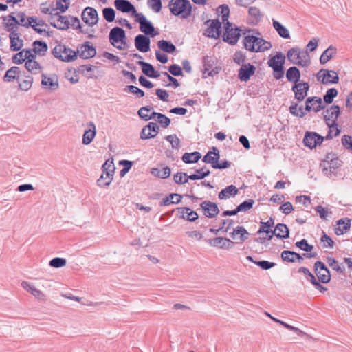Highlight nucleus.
Segmentation results:
<instances>
[{"instance_id": "obj_54", "label": "nucleus", "mask_w": 352, "mask_h": 352, "mask_svg": "<svg viewBox=\"0 0 352 352\" xmlns=\"http://www.w3.org/2000/svg\"><path fill=\"white\" fill-rule=\"evenodd\" d=\"M154 118L162 125V127L166 128L170 124V120L164 114L160 113L153 112Z\"/></svg>"}, {"instance_id": "obj_5", "label": "nucleus", "mask_w": 352, "mask_h": 352, "mask_svg": "<svg viewBox=\"0 0 352 352\" xmlns=\"http://www.w3.org/2000/svg\"><path fill=\"white\" fill-rule=\"evenodd\" d=\"M109 42L118 50H124L126 47V37L124 30L119 27H115L110 30Z\"/></svg>"}, {"instance_id": "obj_48", "label": "nucleus", "mask_w": 352, "mask_h": 352, "mask_svg": "<svg viewBox=\"0 0 352 352\" xmlns=\"http://www.w3.org/2000/svg\"><path fill=\"white\" fill-rule=\"evenodd\" d=\"M113 179V174L102 173V175L97 180L98 186L100 187L109 186L112 182Z\"/></svg>"}, {"instance_id": "obj_49", "label": "nucleus", "mask_w": 352, "mask_h": 352, "mask_svg": "<svg viewBox=\"0 0 352 352\" xmlns=\"http://www.w3.org/2000/svg\"><path fill=\"white\" fill-rule=\"evenodd\" d=\"M201 155L199 152H193L190 153H186L182 156V160L186 164L195 163L201 158Z\"/></svg>"}, {"instance_id": "obj_40", "label": "nucleus", "mask_w": 352, "mask_h": 352, "mask_svg": "<svg viewBox=\"0 0 352 352\" xmlns=\"http://www.w3.org/2000/svg\"><path fill=\"white\" fill-rule=\"evenodd\" d=\"M337 50L336 48L332 45L329 46L326 50L323 52L320 57V63L322 65L326 64L336 54Z\"/></svg>"}, {"instance_id": "obj_58", "label": "nucleus", "mask_w": 352, "mask_h": 352, "mask_svg": "<svg viewBox=\"0 0 352 352\" xmlns=\"http://www.w3.org/2000/svg\"><path fill=\"white\" fill-rule=\"evenodd\" d=\"M338 94V90L335 88L328 89L324 96V101L327 104H331L333 101V98L337 96Z\"/></svg>"}, {"instance_id": "obj_64", "label": "nucleus", "mask_w": 352, "mask_h": 352, "mask_svg": "<svg viewBox=\"0 0 352 352\" xmlns=\"http://www.w3.org/2000/svg\"><path fill=\"white\" fill-rule=\"evenodd\" d=\"M166 140L168 141L173 148L179 149L180 147V140L176 135H170L166 137Z\"/></svg>"}, {"instance_id": "obj_42", "label": "nucleus", "mask_w": 352, "mask_h": 352, "mask_svg": "<svg viewBox=\"0 0 352 352\" xmlns=\"http://www.w3.org/2000/svg\"><path fill=\"white\" fill-rule=\"evenodd\" d=\"M350 219L345 218L339 220L335 228V233L337 235H342L350 228Z\"/></svg>"}, {"instance_id": "obj_51", "label": "nucleus", "mask_w": 352, "mask_h": 352, "mask_svg": "<svg viewBox=\"0 0 352 352\" xmlns=\"http://www.w3.org/2000/svg\"><path fill=\"white\" fill-rule=\"evenodd\" d=\"M273 26L281 37L285 38H289L290 37L289 30L278 21H274Z\"/></svg>"}, {"instance_id": "obj_43", "label": "nucleus", "mask_w": 352, "mask_h": 352, "mask_svg": "<svg viewBox=\"0 0 352 352\" xmlns=\"http://www.w3.org/2000/svg\"><path fill=\"white\" fill-rule=\"evenodd\" d=\"M272 233L273 236L275 235L280 239H287L289 237V234L288 228L283 223H278Z\"/></svg>"}, {"instance_id": "obj_57", "label": "nucleus", "mask_w": 352, "mask_h": 352, "mask_svg": "<svg viewBox=\"0 0 352 352\" xmlns=\"http://www.w3.org/2000/svg\"><path fill=\"white\" fill-rule=\"evenodd\" d=\"M17 25H20L24 27H30L32 21L30 20V17H27L25 14L23 12H20L17 14Z\"/></svg>"}, {"instance_id": "obj_47", "label": "nucleus", "mask_w": 352, "mask_h": 352, "mask_svg": "<svg viewBox=\"0 0 352 352\" xmlns=\"http://www.w3.org/2000/svg\"><path fill=\"white\" fill-rule=\"evenodd\" d=\"M158 47L163 52L166 53H173L176 47L170 42L166 40H161L157 42Z\"/></svg>"}, {"instance_id": "obj_21", "label": "nucleus", "mask_w": 352, "mask_h": 352, "mask_svg": "<svg viewBox=\"0 0 352 352\" xmlns=\"http://www.w3.org/2000/svg\"><path fill=\"white\" fill-rule=\"evenodd\" d=\"M324 109L321 98L317 96L309 97L306 100L305 110L306 111L318 112Z\"/></svg>"}, {"instance_id": "obj_24", "label": "nucleus", "mask_w": 352, "mask_h": 352, "mask_svg": "<svg viewBox=\"0 0 352 352\" xmlns=\"http://www.w3.org/2000/svg\"><path fill=\"white\" fill-rule=\"evenodd\" d=\"M206 23H210L206 30L204 34L208 37L217 38L219 36L221 24L218 20L208 21Z\"/></svg>"}, {"instance_id": "obj_22", "label": "nucleus", "mask_w": 352, "mask_h": 352, "mask_svg": "<svg viewBox=\"0 0 352 352\" xmlns=\"http://www.w3.org/2000/svg\"><path fill=\"white\" fill-rule=\"evenodd\" d=\"M159 131V126L156 123L150 122L148 125L144 126L140 133V138L146 140L155 138Z\"/></svg>"}, {"instance_id": "obj_31", "label": "nucleus", "mask_w": 352, "mask_h": 352, "mask_svg": "<svg viewBox=\"0 0 352 352\" xmlns=\"http://www.w3.org/2000/svg\"><path fill=\"white\" fill-rule=\"evenodd\" d=\"M78 53L82 58H89L94 57L96 54V50L93 45L86 43L80 46Z\"/></svg>"}, {"instance_id": "obj_20", "label": "nucleus", "mask_w": 352, "mask_h": 352, "mask_svg": "<svg viewBox=\"0 0 352 352\" xmlns=\"http://www.w3.org/2000/svg\"><path fill=\"white\" fill-rule=\"evenodd\" d=\"M309 88V84L305 82H298L294 84L292 91L294 92L295 98L299 101L303 100L307 95Z\"/></svg>"}, {"instance_id": "obj_53", "label": "nucleus", "mask_w": 352, "mask_h": 352, "mask_svg": "<svg viewBox=\"0 0 352 352\" xmlns=\"http://www.w3.org/2000/svg\"><path fill=\"white\" fill-rule=\"evenodd\" d=\"M210 173V170L206 167H204L201 169L196 170V174L188 176V178L192 180L201 179L209 175Z\"/></svg>"}, {"instance_id": "obj_12", "label": "nucleus", "mask_w": 352, "mask_h": 352, "mask_svg": "<svg viewBox=\"0 0 352 352\" xmlns=\"http://www.w3.org/2000/svg\"><path fill=\"white\" fill-rule=\"evenodd\" d=\"M21 287L26 292L34 296L36 300L43 302L47 300V295L43 292L37 288L33 283L23 281L21 283Z\"/></svg>"}, {"instance_id": "obj_55", "label": "nucleus", "mask_w": 352, "mask_h": 352, "mask_svg": "<svg viewBox=\"0 0 352 352\" xmlns=\"http://www.w3.org/2000/svg\"><path fill=\"white\" fill-rule=\"evenodd\" d=\"M152 108L150 107H144L139 109L138 115L140 117L144 120H149L151 119L154 118V116L153 115V112L149 115L148 112L151 111Z\"/></svg>"}, {"instance_id": "obj_4", "label": "nucleus", "mask_w": 352, "mask_h": 352, "mask_svg": "<svg viewBox=\"0 0 352 352\" xmlns=\"http://www.w3.org/2000/svg\"><path fill=\"white\" fill-rule=\"evenodd\" d=\"M340 165L341 161L338 160L335 154L328 153L325 159L320 163V168L326 176L331 177L335 175L336 169Z\"/></svg>"}, {"instance_id": "obj_13", "label": "nucleus", "mask_w": 352, "mask_h": 352, "mask_svg": "<svg viewBox=\"0 0 352 352\" xmlns=\"http://www.w3.org/2000/svg\"><path fill=\"white\" fill-rule=\"evenodd\" d=\"M81 17L84 23L90 27L96 25L98 21V12L92 7L85 8L82 12Z\"/></svg>"}, {"instance_id": "obj_63", "label": "nucleus", "mask_w": 352, "mask_h": 352, "mask_svg": "<svg viewBox=\"0 0 352 352\" xmlns=\"http://www.w3.org/2000/svg\"><path fill=\"white\" fill-rule=\"evenodd\" d=\"M233 60L237 65H241L242 66L243 64H246V56L241 51L236 52L233 56Z\"/></svg>"}, {"instance_id": "obj_46", "label": "nucleus", "mask_w": 352, "mask_h": 352, "mask_svg": "<svg viewBox=\"0 0 352 352\" xmlns=\"http://www.w3.org/2000/svg\"><path fill=\"white\" fill-rule=\"evenodd\" d=\"M33 47L34 48L32 50L35 56L36 54L41 56H43L47 50V45L43 41H34L33 43Z\"/></svg>"}, {"instance_id": "obj_36", "label": "nucleus", "mask_w": 352, "mask_h": 352, "mask_svg": "<svg viewBox=\"0 0 352 352\" xmlns=\"http://www.w3.org/2000/svg\"><path fill=\"white\" fill-rule=\"evenodd\" d=\"M32 21L30 27H32L36 32L42 34L47 32V25L42 20L35 17H30Z\"/></svg>"}, {"instance_id": "obj_37", "label": "nucleus", "mask_w": 352, "mask_h": 352, "mask_svg": "<svg viewBox=\"0 0 352 352\" xmlns=\"http://www.w3.org/2000/svg\"><path fill=\"white\" fill-rule=\"evenodd\" d=\"M72 27L75 30H78L80 32L85 34H89V36H91L92 35L89 34V31L93 32V30H90L88 28L84 29L82 26L80 24V21L79 19L76 16H69V28Z\"/></svg>"}, {"instance_id": "obj_62", "label": "nucleus", "mask_w": 352, "mask_h": 352, "mask_svg": "<svg viewBox=\"0 0 352 352\" xmlns=\"http://www.w3.org/2000/svg\"><path fill=\"white\" fill-rule=\"evenodd\" d=\"M102 173L114 175L115 166L112 160H107L102 166Z\"/></svg>"}, {"instance_id": "obj_6", "label": "nucleus", "mask_w": 352, "mask_h": 352, "mask_svg": "<svg viewBox=\"0 0 352 352\" xmlns=\"http://www.w3.org/2000/svg\"><path fill=\"white\" fill-rule=\"evenodd\" d=\"M52 54L55 58L64 62H71L77 58L75 51L63 44L56 45L52 50Z\"/></svg>"}, {"instance_id": "obj_27", "label": "nucleus", "mask_w": 352, "mask_h": 352, "mask_svg": "<svg viewBox=\"0 0 352 352\" xmlns=\"http://www.w3.org/2000/svg\"><path fill=\"white\" fill-rule=\"evenodd\" d=\"M150 43V38L143 34H138L135 38V46L142 52H147L149 51Z\"/></svg>"}, {"instance_id": "obj_17", "label": "nucleus", "mask_w": 352, "mask_h": 352, "mask_svg": "<svg viewBox=\"0 0 352 352\" xmlns=\"http://www.w3.org/2000/svg\"><path fill=\"white\" fill-rule=\"evenodd\" d=\"M114 6L118 10L122 12L130 13L133 17L139 14L135 8L127 0H115Z\"/></svg>"}, {"instance_id": "obj_29", "label": "nucleus", "mask_w": 352, "mask_h": 352, "mask_svg": "<svg viewBox=\"0 0 352 352\" xmlns=\"http://www.w3.org/2000/svg\"><path fill=\"white\" fill-rule=\"evenodd\" d=\"M323 138L316 133H307L303 142L306 146L313 148L322 142Z\"/></svg>"}, {"instance_id": "obj_8", "label": "nucleus", "mask_w": 352, "mask_h": 352, "mask_svg": "<svg viewBox=\"0 0 352 352\" xmlns=\"http://www.w3.org/2000/svg\"><path fill=\"white\" fill-rule=\"evenodd\" d=\"M318 81L324 85L336 84L339 81V76L336 72L326 69H321L316 74Z\"/></svg>"}, {"instance_id": "obj_38", "label": "nucleus", "mask_w": 352, "mask_h": 352, "mask_svg": "<svg viewBox=\"0 0 352 352\" xmlns=\"http://www.w3.org/2000/svg\"><path fill=\"white\" fill-rule=\"evenodd\" d=\"M281 258L284 261L291 263L295 262L296 260H298L299 263H301L303 259L302 256H301L299 254L289 250H285L282 252Z\"/></svg>"}, {"instance_id": "obj_44", "label": "nucleus", "mask_w": 352, "mask_h": 352, "mask_svg": "<svg viewBox=\"0 0 352 352\" xmlns=\"http://www.w3.org/2000/svg\"><path fill=\"white\" fill-rule=\"evenodd\" d=\"M3 21H5V27L8 32H10V33L17 32V19L15 16L12 15L7 16L4 17Z\"/></svg>"}, {"instance_id": "obj_59", "label": "nucleus", "mask_w": 352, "mask_h": 352, "mask_svg": "<svg viewBox=\"0 0 352 352\" xmlns=\"http://www.w3.org/2000/svg\"><path fill=\"white\" fill-rule=\"evenodd\" d=\"M102 14L104 19L107 22H112L115 19L116 12L111 8H105L102 10Z\"/></svg>"}, {"instance_id": "obj_3", "label": "nucleus", "mask_w": 352, "mask_h": 352, "mask_svg": "<svg viewBox=\"0 0 352 352\" xmlns=\"http://www.w3.org/2000/svg\"><path fill=\"white\" fill-rule=\"evenodd\" d=\"M169 8L173 14L182 19H187L192 14V6L188 0H171Z\"/></svg>"}, {"instance_id": "obj_52", "label": "nucleus", "mask_w": 352, "mask_h": 352, "mask_svg": "<svg viewBox=\"0 0 352 352\" xmlns=\"http://www.w3.org/2000/svg\"><path fill=\"white\" fill-rule=\"evenodd\" d=\"M20 72V69L18 67H12L10 69H8L5 76H4V80L7 82H10L12 80L17 78V75Z\"/></svg>"}, {"instance_id": "obj_28", "label": "nucleus", "mask_w": 352, "mask_h": 352, "mask_svg": "<svg viewBox=\"0 0 352 352\" xmlns=\"http://www.w3.org/2000/svg\"><path fill=\"white\" fill-rule=\"evenodd\" d=\"M210 245L220 249L230 250L234 247V242L227 238L216 237L210 241Z\"/></svg>"}, {"instance_id": "obj_34", "label": "nucleus", "mask_w": 352, "mask_h": 352, "mask_svg": "<svg viewBox=\"0 0 352 352\" xmlns=\"http://www.w3.org/2000/svg\"><path fill=\"white\" fill-rule=\"evenodd\" d=\"M89 129L86 130L82 135V142L85 145L89 144L93 141L96 134V126L94 122H89Z\"/></svg>"}, {"instance_id": "obj_19", "label": "nucleus", "mask_w": 352, "mask_h": 352, "mask_svg": "<svg viewBox=\"0 0 352 352\" xmlns=\"http://www.w3.org/2000/svg\"><path fill=\"white\" fill-rule=\"evenodd\" d=\"M135 19L140 23V29L143 33L153 35V33L155 30L154 27L151 23L146 19L143 14L139 13L135 17Z\"/></svg>"}, {"instance_id": "obj_18", "label": "nucleus", "mask_w": 352, "mask_h": 352, "mask_svg": "<svg viewBox=\"0 0 352 352\" xmlns=\"http://www.w3.org/2000/svg\"><path fill=\"white\" fill-rule=\"evenodd\" d=\"M285 61V56L281 52H277L276 55L271 56L268 60L269 67H272L274 72H281Z\"/></svg>"}, {"instance_id": "obj_60", "label": "nucleus", "mask_w": 352, "mask_h": 352, "mask_svg": "<svg viewBox=\"0 0 352 352\" xmlns=\"http://www.w3.org/2000/svg\"><path fill=\"white\" fill-rule=\"evenodd\" d=\"M138 65L142 66V72L148 77L151 76V74L155 70L153 66L150 63L144 61H139Z\"/></svg>"}, {"instance_id": "obj_41", "label": "nucleus", "mask_w": 352, "mask_h": 352, "mask_svg": "<svg viewBox=\"0 0 352 352\" xmlns=\"http://www.w3.org/2000/svg\"><path fill=\"white\" fill-rule=\"evenodd\" d=\"M238 191L239 190L235 186L230 185L221 190L219 193L218 197L220 199H227L231 196H235L238 193Z\"/></svg>"}, {"instance_id": "obj_32", "label": "nucleus", "mask_w": 352, "mask_h": 352, "mask_svg": "<svg viewBox=\"0 0 352 352\" xmlns=\"http://www.w3.org/2000/svg\"><path fill=\"white\" fill-rule=\"evenodd\" d=\"M230 236L242 243L248 239L249 233L243 226H237L230 233Z\"/></svg>"}, {"instance_id": "obj_30", "label": "nucleus", "mask_w": 352, "mask_h": 352, "mask_svg": "<svg viewBox=\"0 0 352 352\" xmlns=\"http://www.w3.org/2000/svg\"><path fill=\"white\" fill-rule=\"evenodd\" d=\"M30 58H36L32 50H23L14 54L12 57V61L15 64H21Z\"/></svg>"}, {"instance_id": "obj_23", "label": "nucleus", "mask_w": 352, "mask_h": 352, "mask_svg": "<svg viewBox=\"0 0 352 352\" xmlns=\"http://www.w3.org/2000/svg\"><path fill=\"white\" fill-rule=\"evenodd\" d=\"M263 18V13L261 10L256 6H251L248 9V16L247 22L248 24L255 25L259 23Z\"/></svg>"}, {"instance_id": "obj_10", "label": "nucleus", "mask_w": 352, "mask_h": 352, "mask_svg": "<svg viewBox=\"0 0 352 352\" xmlns=\"http://www.w3.org/2000/svg\"><path fill=\"white\" fill-rule=\"evenodd\" d=\"M274 221L272 218H270L266 222H261V226L259 228L258 231V234H265V236H260L257 241L261 243H265V240H270L273 236V233L271 228L274 226Z\"/></svg>"}, {"instance_id": "obj_14", "label": "nucleus", "mask_w": 352, "mask_h": 352, "mask_svg": "<svg viewBox=\"0 0 352 352\" xmlns=\"http://www.w3.org/2000/svg\"><path fill=\"white\" fill-rule=\"evenodd\" d=\"M41 78V85L45 89L54 91L58 89L59 82L56 75L52 74L48 76L43 74Z\"/></svg>"}, {"instance_id": "obj_33", "label": "nucleus", "mask_w": 352, "mask_h": 352, "mask_svg": "<svg viewBox=\"0 0 352 352\" xmlns=\"http://www.w3.org/2000/svg\"><path fill=\"white\" fill-rule=\"evenodd\" d=\"M180 217L189 221H195L198 219V214L196 212L189 208L183 207L177 208Z\"/></svg>"}, {"instance_id": "obj_26", "label": "nucleus", "mask_w": 352, "mask_h": 352, "mask_svg": "<svg viewBox=\"0 0 352 352\" xmlns=\"http://www.w3.org/2000/svg\"><path fill=\"white\" fill-rule=\"evenodd\" d=\"M256 70V67L250 63L243 64L239 70V78L243 82L248 81Z\"/></svg>"}, {"instance_id": "obj_45", "label": "nucleus", "mask_w": 352, "mask_h": 352, "mask_svg": "<svg viewBox=\"0 0 352 352\" xmlns=\"http://www.w3.org/2000/svg\"><path fill=\"white\" fill-rule=\"evenodd\" d=\"M286 78L289 82H293L294 84L298 82L300 78L299 69L296 67H291L286 72Z\"/></svg>"}, {"instance_id": "obj_2", "label": "nucleus", "mask_w": 352, "mask_h": 352, "mask_svg": "<svg viewBox=\"0 0 352 352\" xmlns=\"http://www.w3.org/2000/svg\"><path fill=\"white\" fill-rule=\"evenodd\" d=\"M287 57L289 61L294 65L305 67L310 65V56L307 50H301L298 47H292L288 50Z\"/></svg>"}, {"instance_id": "obj_56", "label": "nucleus", "mask_w": 352, "mask_h": 352, "mask_svg": "<svg viewBox=\"0 0 352 352\" xmlns=\"http://www.w3.org/2000/svg\"><path fill=\"white\" fill-rule=\"evenodd\" d=\"M315 210L318 213L320 217L323 220H327L328 217H330L332 212L327 208L322 207V206H318L315 208Z\"/></svg>"}, {"instance_id": "obj_1", "label": "nucleus", "mask_w": 352, "mask_h": 352, "mask_svg": "<svg viewBox=\"0 0 352 352\" xmlns=\"http://www.w3.org/2000/svg\"><path fill=\"white\" fill-rule=\"evenodd\" d=\"M251 30H248V34L243 38L245 48L252 52H264L270 50L272 45L270 41H265L261 37L250 35Z\"/></svg>"}, {"instance_id": "obj_50", "label": "nucleus", "mask_w": 352, "mask_h": 352, "mask_svg": "<svg viewBox=\"0 0 352 352\" xmlns=\"http://www.w3.org/2000/svg\"><path fill=\"white\" fill-rule=\"evenodd\" d=\"M151 173L159 178L166 179L170 175V169L168 166L164 167L162 169L153 168Z\"/></svg>"}, {"instance_id": "obj_11", "label": "nucleus", "mask_w": 352, "mask_h": 352, "mask_svg": "<svg viewBox=\"0 0 352 352\" xmlns=\"http://www.w3.org/2000/svg\"><path fill=\"white\" fill-rule=\"evenodd\" d=\"M340 113V110L338 105H332L324 111V118L329 128L336 126V120Z\"/></svg>"}, {"instance_id": "obj_9", "label": "nucleus", "mask_w": 352, "mask_h": 352, "mask_svg": "<svg viewBox=\"0 0 352 352\" xmlns=\"http://www.w3.org/2000/svg\"><path fill=\"white\" fill-rule=\"evenodd\" d=\"M225 32L223 34V39L224 41L228 42L229 43L234 45L235 44L241 35V30L238 28H234L233 25L230 23L229 21H227L224 24Z\"/></svg>"}, {"instance_id": "obj_39", "label": "nucleus", "mask_w": 352, "mask_h": 352, "mask_svg": "<svg viewBox=\"0 0 352 352\" xmlns=\"http://www.w3.org/2000/svg\"><path fill=\"white\" fill-rule=\"evenodd\" d=\"M35 58H30L25 61V67L27 70L33 74H39L42 70L41 65L35 61Z\"/></svg>"}, {"instance_id": "obj_35", "label": "nucleus", "mask_w": 352, "mask_h": 352, "mask_svg": "<svg viewBox=\"0 0 352 352\" xmlns=\"http://www.w3.org/2000/svg\"><path fill=\"white\" fill-rule=\"evenodd\" d=\"M9 37L10 39V49L12 51H18L23 47V41L19 38L17 32L10 33Z\"/></svg>"}, {"instance_id": "obj_7", "label": "nucleus", "mask_w": 352, "mask_h": 352, "mask_svg": "<svg viewBox=\"0 0 352 352\" xmlns=\"http://www.w3.org/2000/svg\"><path fill=\"white\" fill-rule=\"evenodd\" d=\"M220 157L219 150L213 147L212 151H209L203 158V162L210 164L212 168L216 169L227 168L230 166V162L228 161H224L221 163H218V160Z\"/></svg>"}, {"instance_id": "obj_16", "label": "nucleus", "mask_w": 352, "mask_h": 352, "mask_svg": "<svg viewBox=\"0 0 352 352\" xmlns=\"http://www.w3.org/2000/svg\"><path fill=\"white\" fill-rule=\"evenodd\" d=\"M314 267L316 274L320 281H321L322 283H327L330 281V272L324 263L321 261H316L315 263Z\"/></svg>"}, {"instance_id": "obj_25", "label": "nucleus", "mask_w": 352, "mask_h": 352, "mask_svg": "<svg viewBox=\"0 0 352 352\" xmlns=\"http://www.w3.org/2000/svg\"><path fill=\"white\" fill-rule=\"evenodd\" d=\"M204 215L209 218L214 217L219 213V208L216 204L210 201H204L201 204Z\"/></svg>"}, {"instance_id": "obj_15", "label": "nucleus", "mask_w": 352, "mask_h": 352, "mask_svg": "<svg viewBox=\"0 0 352 352\" xmlns=\"http://www.w3.org/2000/svg\"><path fill=\"white\" fill-rule=\"evenodd\" d=\"M50 24L59 30H65L69 28V16H62L56 12L49 19Z\"/></svg>"}, {"instance_id": "obj_61", "label": "nucleus", "mask_w": 352, "mask_h": 352, "mask_svg": "<svg viewBox=\"0 0 352 352\" xmlns=\"http://www.w3.org/2000/svg\"><path fill=\"white\" fill-rule=\"evenodd\" d=\"M217 12L221 13L222 15V21L225 24L228 21V16L230 13V9L227 5H221L217 8Z\"/></svg>"}]
</instances>
